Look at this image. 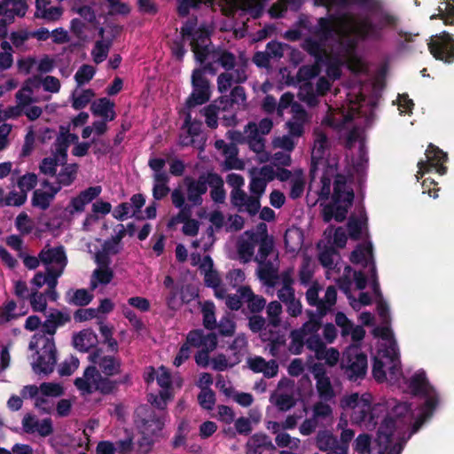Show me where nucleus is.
Returning a JSON list of instances; mask_svg holds the SVG:
<instances>
[{"label": "nucleus", "instance_id": "f8f14e48", "mask_svg": "<svg viewBox=\"0 0 454 454\" xmlns=\"http://www.w3.org/2000/svg\"><path fill=\"white\" fill-rule=\"evenodd\" d=\"M210 35V31L207 27H200L191 39V49L195 59L200 64L206 61L210 53L212 44Z\"/></svg>", "mask_w": 454, "mask_h": 454}, {"label": "nucleus", "instance_id": "412c9836", "mask_svg": "<svg viewBox=\"0 0 454 454\" xmlns=\"http://www.w3.org/2000/svg\"><path fill=\"white\" fill-rule=\"evenodd\" d=\"M41 83L43 84L44 90L49 92L56 93L60 90V82L58 78L48 75L42 80L40 76L35 75L26 81V85L22 88V90H27L29 93H32L33 90L29 85L37 88Z\"/></svg>", "mask_w": 454, "mask_h": 454}, {"label": "nucleus", "instance_id": "a19ab883", "mask_svg": "<svg viewBox=\"0 0 454 454\" xmlns=\"http://www.w3.org/2000/svg\"><path fill=\"white\" fill-rule=\"evenodd\" d=\"M111 46L112 40L96 42L91 51L93 60L96 64L103 62L107 58Z\"/></svg>", "mask_w": 454, "mask_h": 454}, {"label": "nucleus", "instance_id": "2eb2a0df", "mask_svg": "<svg viewBox=\"0 0 454 454\" xmlns=\"http://www.w3.org/2000/svg\"><path fill=\"white\" fill-rule=\"evenodd\" d=\"M71 321V315L68 312L57 309H52L43 322L41 332L42 336L54 338L58 328L64 326Z\"/></svg>", "mask_w": 454, "mask_h": 454}, {"label": "nucleus", "instance_id": "4be33fe9", "mask_svg": "<svg viewBox=\"0 0 454 454\" xmlns=\"http://www.w3.org/2000/svg\"><path fill=\"white\" fill-rule=\"evenodd\" d=\"M408 387L411 393L415 396L427 395L429 391L434 388L430 385L424 371L414 373L409 380Z\"/></svg>", "mask_w": 454, "mask_h": 454}, {"label": "nucleus", "instance_id": "7c9ffc66", "mask_svg": "<svg viewBox=\"0 0 454 454\" xmlns=\"http://www.w3.org/2000/svg\"><path fill=\"white\" fill-rule=\"evenodd\" d=\"M316 380V386L319 398L324 402L331 401L335 396V393L330 379L326 375H322V372H317Z\"/></svg>", "mask_w": 454, "mask_h": 454}, {"label": "nucleus", "instance_id": "37998d69", "mask_svg": "<svg viewBox=\"0 0 454 454\" xmlns=\"http://www.w3.org/2000/svg\"><path fill=\"white\" fill-rule=\"evenodd\" d=\"M247 127L251 129L250 134L248 135V145L250 149L256 153H262L264 150L265 145L263 138L258 135L256 125L253 122H249Z\"/></svg>", "mask_w": 454, "mask_h": 454}, {"label": "nucleus", "instance_id": "4d7b16f0", "mask_svg": "<svg viewBox=\"0 0 454 454\" xmlns=\"http://www.w3.org/2000/svg\"><path fill=\"white\" fill-rule=\"evenodd\" d=\"M94 96L95 93L91 89L83 90L82 92L77 97H74L73 94V108L75 110L83 109L90 102Z\"/></svg>", "mask_w": 454, "mask_h": 454}, {"label": "nucleus", "instance_id": "3c124183", "mask_svg": "<svg viewBox=\"0 0 454 454\" xmlns=\"http://www.w3.org/2000/svg\"><path fill=\"white\" fill-rule=\"evenodd\" d=\"M95 73L96 69L94 67L88 64L82 65L74 74V80L77 85L82 86L85 83H88L90 80H92Z\"/></svg>", "mask_w": 454, "mask_h": 454}, {"label": "nucleus", "instance_id": "5fc2aeb1", "mask_svg": "<svg viewBox=\"0 0 454 454\" xmlns=\"http://www.w3.org/2000/svg\"><path fill=\"white\" fill-rule=\"evenodd\" d=\"M237 250L240 261H242L244 263H247L252 260V257L254 253V246L253 244V241L249 242L247 240H243L241 242H239Z\"/></svg>", "mask_w": 454, "mask_h": 454}, {"label": "nucleus", "instance_id": "f03ea898", "mask_svg": "<svg viewBox=\"0 0 454 454\" xmlns=\"http://www.w3.org/2000/svg\"><path fill=\"white\" fill-rule=\"evenodd\" d=\"M383 403L386 405V411L381 416V422L378 430L387 425L390 435L394 436L395 432L399 431L400 434L410 428L412 413L409 403H397L395 399Z\"/></svg>", "mask_w": 454, "mask_h": 454}, {"label": "nucleus", "instance_id": "a18cd8bd", "mask_svg": "<svg viewBox=\"0 0 454 454\" xmlns=\"http://www.w3.org/2000/svg\"><path fill=\"white\" fill-rule=\"evenodd\" d=\"M291 343L289 345V351L294 355H300L303 350V347L306 343L304 333L294 329L290 333Z\"/></svg>", "mask_w": 454, "mask_h": 454}, {"label": "nucleus", "instance_id": "338daca9", "mask_svg": "<svg viewBox=\"0 0 454 454\" xmlns=\"http://www.w3.org/2000/svg\"><path fill=\"white\" fill-rule=\"evenodd\" d=\"M37 184V176L34 173H27L18 180V187L22 192H27L35 188Z\"/></svg>", "mask_w": 454, "mask_h": 454}, {"label": "nucleus", "instance_id": "c9c22d12", "mask_svg": "<svg viewBox=\"0 0 454 454\" xmlns=\"http://www.w3.org/2000/svg\"><path fill=\"white\" fill-rule=\"evenodd\" d=\"M62 165L63 168L58 174V184H62L63 186H68L73 184L76 178L78 165L76 163H66Z\"/></svg>", "mask_w": 454, "mask_h": 454}, {"label": "nucleus", "instance_id": "cd10ccee", "mask_svg": "<svg viewBox=\"0 0 454 454\" xmlns=\"http://www.w3.org/2000/svg\"><path fill=\"white\" fill-rule=\"evenodd\" d=\"M209 343L207 347L200 349L194 356L195 363L198 366L207 368L209 365V353L214 351L218 344L217 336L215 333H209Z\"/></svg>", "mask_w": 454, "mask_h": 454}, {"label": "nucleus", "instance_id": "4c0bfd02", "mask_svg": "<svg viewBox=\"0 0 454 454\" xmlns=\"http://www.w3.org/2000/svg\"><path fill=\"white\" fill-rule=\"evenodd\" d=\"M215 307L213 301H207L203 303L201 312L203 315V325L207 330L216 328L217 323L215 314Z\"/></svg>", "mask_w": 454, "mask_h": 454}, {"label": "nucleus", "instance_id": "9b49d317", "mask_svg": "<svg viewBox=\"0 0 454 454\" xmlns=\"http://www.w3.org/2000/svg\"><path fill=\"white\" fill-rule=\"evenodd\" d=\"M89 360L98 365V372L107 377H113L121 372V360L120 357L103 355L100 348H96L88 356Z\"/></svg>", "mask_w": 454, "mask_h": 454}, {"label": "nucleus", "instance_id": "603ef678", "mask_svg": "<svg viewBox=\"0 0 454 454\" xmlns=\"http://www.w3.org/2000/svg\"><path fill=\"white\" fill-rule=\"evenodd\" d=\"M305 345L308 349L315 352L317 359H322V353L325 348V344L318 334H313L308 337Z\"/></svg>", "mask_w": 454, "mask_h": 454}, {"label": "nucleus", "instance_id": "e433bc0d", "mask_svg": "<svg viewBox=\"0 0 454 454\" xmlns=\"http://www.w3.org/2000/svg\"><path fill=\"white\" fill-rule=\"evenodd\" d=\"M208 336L209 333L205 334L202 329H194L188 333L184 344L189 347L204 348L209 343Z\"/></svg>", "mask_w": 454, "mask_h": 454}, {"label": "nucleus", "instance_id": "0eeeda50", "mask_svg": "<svg viewBox=\"0 0 454 454\" xmlns=\"http://www.w3.org/2000/svg\"><path fill=\"white\" fill-rule=\"evenodd\" d=\"M426 156L427 160H421L418 162L419 170L416 175L418 180L433 168L441 176L447 173V167L443 165V162L448 160L446 153L434 144H429L426 150Z\"/></svg>", "mask_w": 454, "mask_h": 454}, {"label": "nucleus", "instance_id": "13d9d810", "mask_svg": "<svg viewBox=\"0 0 454 454\" xmlns=\"http://www.w3.org/2000/svg\"><path fill=\"white\" fill-rule=\"evenodd\" d=\"M31 308L35 312H44L47 308L46 297L43 294L38 291H34L29 295Z\"/></svg>", "mask_w": 454, "mask_h": 454}, {"label": "nucleus", "instance_id": "f3484780", "mask_svg": "<svg viewBox=\"0 0 454 454\" xmlns=\"http://www.w3.org/2000/svg\"><path fill=\"white\" fill-rule=\"evenodd\" d=\"M387 425L377 431L376 442L380 448L382 454H401L403 449V443L401 442H393V436L390 431L387 429Z\"/></svg>", "mask_w": 454, "mask_h": 454}, {"label": "nucleus", "instance_id": "4468645a", "mask_svg": "<svg viewBox=\"0 0 454 454\" xmlns=\"http://www.w3.org/2000/svg\"><path fill=\"white\" fill-rule=\"evenodd\" d=\"M208 178V172L200 175L196 180L190 176H186L184 178L187 190V200L194 206H200L202 204V195H204L207 191Z\"/></svg>", "mask_w": 454, "mask_h": 454}, {"label": "nucleus", "instance_id": "49530a36", "mask_svg": "<svg viewBox=\"0 0 454 454\" xmlns=\"http://www.w3.org/2000/svg\"><path fill=\"white\" fill-rule=\"evenodd\" d=\"M269 317V325L278 327L281 323L280 314L282 313V305L278 301H270L266 309Z\"/></svg>", "mask_w": 454, "mask_h": 454}, {"label": "nucleus", "instance_id": "58836bf2", "mask_svg": "<svg viewBox=\"0 0 454 454\" xmlns=\"http://www.w3.org/2000/svg\"><path fill=\"white\" fill-rule=\"evenodd\" d=\"M421 396L425 397L426 399L421 409V413H423L426 418H431L434 410L439 404L438 393L434 388L429 391L427 395H422Z\"/></svg>", "mask_w": 454, "mask_h": 454}, {"label": "nucleus", "instance_id": "b1692460", "mask_svg": "<svg viewBox=\"0 0 454 454\" xmlns=\"http://www.w3.org/2000/svg\"><path fill=\"white\" fill-rule=\"evenodd\" d=\"M98 374V369L95 365H89L83 372V376L74 380V386L82 394L90 395L94 392L95 375Z\"/></svg>", "mask_w": 454, "mask_h": 454}, {"label": "nucleus", "instance_id": "79ce46f5", "mask_svg": "<svg viewBox=\"0 0 454 454\" xmlns=\"http://www.w3.org/2000/svg\"><path fill=\"white\" fill-rule=\"evenodd\" d=\"M113 278L114 271L112 269H96L90 280L91 288H96L98 284L108 285Z\"/></svg>", "mask_w": 454, "mask_h": 454}, {"label": "nucleus", "instance_id": "09e8293b", "mask_svg": "<svg viewBox=\"0 0 454 454\" xmlns=\"http://www.w3.org/2000/svg\"><path fill=\"white\" fill-rule=\"evenodd\" d=\"M215 394L210 387H202L198 395V403L205 410L211 411L215 404Z\"/></svg>", "mask_w": 454, "mask_h": 454}, {"label": "nucleus", "instance_id": "680f3d73", "mask_svg": "<svg viewBox=\"0 0 454 454\" xmlns=\"http://www.w3.org/2000/svg\"><path fill=\"white\" fill-rule=\"evenodd\" d=\"M244 10H246L252 18L259 19L263 12L264 4L261 0H245Z\"/></svg>", "mask_w": 454, "mask_h": 454}, {"label": "nucleus", "instance_id": "052dcab7", "mask_svg": "<svg viewBox=\"0 0 454 454\" xmlns=\"http://www.w3.org/2000/svg\"><path fill=\"white\" fill-rule=\"evenodd\" d=\"M59 164V160L56 157L43 158L40 164V171L44 175L54 176L57 175V167Z\"/></svg>", "mask_w": 454, "mask_h": 454}, {"label": "nucleus", "instance_id": "9d476101", "mask_svg": "<svg viewBox=\"0 0 454 454\" xmlns=\"http://www.w3.org/2000/svg\"><path fill=\"white\" fill-rule=\"evenodd\" d=\"M213 104L222 112H238L247 106V93L242 86H235L229 95H222Z\"/></svg>", "mask_w": 454, "mask_h": 454}, {"label": "nucleus", "instance_id": "20e7f679", "mask_svg": "<svg viewBox=\"0 0 454 454\" xmlns=\"http://www.w3.org/2000/svg\"><path fill=\"white\" fill-rule=\"evenodd\" d=\"M344 376L351 382H361L368 371L367 355L360 347L350 345L342 352L340 364Z\"/></svg>", "mask_w": 454, "mask_h": 454}, {"label": "nucleus", "instance_id": "72a5a7b5", "mask_svg": "<svg viewBox=\"0 0 454 454\" xmlns=\"http://www.w3.org/2000/svg\"><path fill=\"white\" fill-rule=\"evenodd\" d=\"M367 217L365 213L361 218L351 215L347 223L348 236L352 240H359L362 236L363 226L366 224Z\"/></svg>", "mask_w": 454, "mask_h": 454}, {"label": "nucleus", "instance_id": "dca6fc26", "mask_svg": "<svg viewBox=\"0 0 454 454\" xmlns=\"http://www.w3.org/2000/svg\"><path fill=\"white\" fill-rule=\"evenodd\" d=\"M314 146L311 153L310 176H314L317 170V165L324 160L326 150L329 148V141L326 134L321 130H315Z\"/></svg>", "mask_w": 454, "mask_h": 454}, {"label": "nucleus", "instance_id": "7ed1b4c3", "mask_svg": "<svg viewBox=\"0 0 454 454\" xmlns=\"http://www.w3.org/2000/svg\"><path fill=\"white\" fill-rule=\"evenodd\" d=\"M168 414L157 411L147 403L140 404L134 411V423L141 434L160 436Z\"/></svg>", "mask_w": 454, "mask_h": 454}, {"label": "nucleus", "instance_id": "423d86ee", "mask_svg": "<svg viewBox=\"0 0 454 454\" xmlns=\"http://www.w3.org/2000/svg\"><path fill=\"white\" fill-rule=\"evenodd\" d=\"M40 340L43 345L36 351L37 359L32 364V367L35 373L49 375L54 371L57 364V348L54 338L40 336Z\"/></svg>", "mask_w": 454, "mask_h": 454}, {"label": "nucleus", "instance_id": "69168bd1", "mask_svg": "<svg viewBox=\"0 0 454 454\" xmlns=\"http://www.w3.org/2000/svg\"><path fill=\"white\" fill-rule=\"evenodd\" d=\"M184 127L187 128V132L191 137H197L201 133L202 121L192 120L191 113H187L184 117Z\"/></svg>", "mask_w": 454, "mask_h": 454}, {"label": "nucleus", "instance_id": "5701e85b", "mask_svg": "<svg viewBox=\"0 0 454 454\" xmlns=\"http://www.w3.org/2000/svg\"><path fill=\"white\" fill-rule=\"evenodd\" d=\"M114 106V103L109 98H101L91 104L90 111L95 116H100L106 121H114L116 116Z\"/></svg>", "mask_w": 454, "mask_h": 454}, {"label": "nucleus", "instance_id": "6e6552de", "mask_svg": "<svg viewBox=\"0 0 454 454\" xmlns=\"http://www.w3.org/2000/svg\"><path fill=\"white\" fill-rule=\"evenodd\" d=\"M430 53L445 63L454 62V38L447 32L434 36L428 43Z\"/></svg>", "mask_w": 454, "mask_h": 454}, {"label": "nucleus", "instance_id": "774afa93", "mask_svg": "<svg viewBox=\"0 0 454 454\" xmlns=\"http://www.w3.org/2000/svg\"><path fill=\"white\" fill-rule=\"evenodd\" d=\"M218 333L224 337L232 336L235 333L236 324L229 317H222L219 324H217Z\"/></svg>", "mask_w": 454, "mask_h": 454}, {"label": "nucleus", "instance_id": "473e14b6", "mask_svg": "<svg viewBox=\"0 0 454 454\" xmlns=\"http://www.w3.org/2000/svg\"><path fill=\"white\" fill-rule=\"evenodd\" d=\"M118 388V382L111 380L110 377L102 375L98 371L95 375L94 391H98L102 395H110Z\"/></svg>", "mask_w": 454, "mask_h": 454}, {"label": "nucleus", "instance_id": "2f4dec72", "mask_svg": "<svg viewBox=\"0 0 454 454\" xmlns=\"http://www.w3.org/2000/svg\"><path fill=\"white\" fill-rule=\"evenodd\" d=\"M319 72H320V69L317 64L303 65L299 68V70L296 74L295 79H296L297 82H308V81L311 80L312 78H315L316 76H317ZM286 83L288 85L295 84L294 77L288 76Z\"/></svg>", "mask_w": 454, "mask_h": 454}, {"label": "nucleus", "instance_id": "c756f323", "mask_svg": "<svg viewBox=\"0 0 454 454\" xmlns=\"http://www.w3.org/2000/svg\"><path fill=\"white\" fill-rule=\"evenodd\" d=\"M316 446L321 451L339 450L338 438L329 430H320L316 436Z\"/></svg>", "mask_w": 454, "mask_h": 454}, {"label": "nucleus", "instance_id": "bf43d9fd", "mask_svg": "<svg viewBox=\"0 0 454 454\" xmlns=\"http://www.w3.org/2000/svg\"><path fill=\"white\" fill-rule=\"evenodd\" d=\"M178 294L179 291L177 287H172L167 297H166V303L168 309L172 310L178 309L183 303H187L188 301H185V296H181V301L178 300Z\"/></svg>", "mask_w": 454, "mask_h": 454}, {"label": "nucleus", "instance_id": "de8ad7c7", "mask_svg": "<svg viewBox=\"0 0 454 454\" xmlns=\"http://www.w3.org/2000/svg\"><path fill=\"white\" fill-rule=\"evenodd\" d=\"M53 200L52 194L42 190H35L32 196L33 207H39L42 210L49 208L51 202Z\"/></svg>", "mask_w": 454, "mask_h": 454}, {"label": "nucleus", "instance_id": "8fccbe9b", "mask_svg": "<svg viewBox=\"0 0 454 454\" xmlns=\"http://www.w3.org/2000/svg\"><path fill=\"white\" fill-rule=\"evenodd\" d=\"M354 198L355 193H349L345 199L346 204H335L333 202V205H334V214L336 222L342 223L347 218L348 209L353 205Z\"/></svg>", "mask_w": 454, "mask_h": 454}, {"label": "nucleus", "instance_id": "c03bdc74", "mask_svg": "<svg viewBox=\"0 0 454 454\" xmlns=\"http://www.w3.org/2000/svg\"><path fill=\"white\" fill-rule=\"evenodd\" d=\"M233 356H234L233 362L229 363L225 355L218 354L216 356H215L212 359V368L217 372H223L228 367H233L236 364H239L241 360L239 357V352H235L233 354Z\"/></svg>", "mask_w": 454, "mask_h": 454}, {"label": "nucleus", "instance_id": "1a4fd4ad", "mask_svg": "<svg viewBox=\"0 0 454 454\" xmlns=\"http://www.w3.org/2000/svg\"><path fill=\"white\" fill-rule=\"evenodd\" d=\"M192 92L187 98L185 105L188 108L207 103L211 96L209 81L201 76L200 70H193L192 74Z\"/></svg>", "mask_w": 454, "mask_h": 454}, {"label": "nucleus", "instance_id": "39448f33", "mask_svg": "<svg viewBox=\"0 0 454 454\" xmlns=\"http://www.w3.org/2000/svg\"><path fill=\"white\" fill-rule=\"evenodd\" d=\"M386 411V405L382 403H375L372 406L368 402L363 403L356 407L351 414L352 420L364 426L368 430H373L381 422V416Z\"/></svg>", "mask_w": 454, "mask_h": 454}, {"label": "nucleus", "instance_id": "c85d7f7f", "mask_svg": "<svg viewBox=\"0 0 454 454\" xmlns=\"http://www.w3.org/2000/svg\"><path fill=\"white\" fill-rule=\"evenodd\" d=\"M261 338L262 341H269L270 353L272 356H278L280 348L284 347L286 342L284 333L273 330H270L268 333H262Z\"/></svg>", "mask_w": 454, "mask_h": 454}, {"label": "nucleus", "instance_id": "a878e982", "mask_svg": "<svg viewBox=\"0 0 454 454\" xmlns=\"http://www.w3.org/2000/svg\"><path fill=\"white\" fill-rule=\"evenodd\" d=\"M372 259L373 258L372 245L371 243L357 245L349 255V261L353 264H362L364 268L369 266Z\"/></svg>", "mask_w": 454, "mask_h": 454}, {"label": "nucleus", "instance_id": "f704fd0d", "mask_svg": "<svg viewBox=\"0 0 454 454\" xmlns=\"http://www.w3.org/2000/svg\"><path fill=\"white\" fill-rule=\"evenodd\" d=\"M215 63L219 64L227 72L233 70L236 66L235 55L227 50H217L213 52Z\"/></svg>", "mask_w": 454, "mask_h": 454}, {"label": "nucleus", "instance_id": "e2e57ef3", "mask_svg": "<svg viewBox=\"0 0 454 454\" xmlns=\"http://www.w3.org/2000/svg\"><path fill=\"white\" fill-rule=\"evenodd\" d=\"M176 2L177 13L180 17L184 18L190 14L191 9L199 8L202 0H176Z\"/></svg>", "mask_w": 454, "mask_h": 454}, {"label": "nucleus", "instance_id": "ddd939ff", "mask_svg": "<svg viewBox=\"0 0 454 454\" xmlns=\"http://www.w3.org/2000/svg\"><path fill=\"white\" fill-rule=\"evenodd\" d=\"M257 230L262 235L260 240L258 234L254 231H247L246 234L249 236L251 241L256 243L259 242L258 254L254 258V261L259 264L264 263L268 256L271 254L274 247V242L271 238H269L267 232V225L264 223H260L257 225Z\"/></svg>", "mask_w": 454, "mask_h": 454}, {"label": "nucleus", "instance_id": "6e6d98bb", "mask_svg": "<svg viewBox=\"0 0 454 454\" xmlns=\"http://www.w3.org/2000/svg\"><path fill=\"white\" fill-rule=\"evenodd\" d=\"M93 299V295L90 294L86 289H77L73 296L69 299L68 303L76 306L83 307L88 305Z\"/></svg>", "mask_w": 454, "mask_h": 454}, {"label": "nucleus", "instance_id": "f257e3e1", "mask_svg": "<svg viewBox=\"0 0 454 454\" xmlns=\"http://www.w3.org/2000/svg\"><path fill=\"white\" fill-rule=\"evenodd\" d=\"M337 3L343 7L357 5L371 16L356 20L353 14L342 12L319 18L311 29L318 40L307 37L302 43L303 50L317 62L322 61L325 53L324 43L334 35L338 36L341 50L351 55L356 52L359 41H382L387 31L396 29L400 24L399 16L387 9L381 0H337Z\"/></svg>", "mask_w": 454, "mask_h": 454}, {"label": "nucleus", "instance_id": "864d4df0", "mask_svg": "<svg viewBox=\"0 0 454 454\" xmlns=\"http://www.w3.org/2000/svg\"><path fill=\"white\" fill-rule=\"evenodd\" d=\"M218 112L219 110L216 106L211 103L208 106H205L201 113L205 116V121L208 128L216 129L218 126Z\"/></svg>", "mask_w": 454, "mask_h": 454}, {"label": "nucleus", "instance_id": "aec40b11", "mask_svg": "<svg viewBox=\"0 0 454 454\" xmlns=\"http://www.w3.org/2000/svg\"><path fill=\"white\" fill-rule=\"evenodd\" d=\"M238 293L247 303L249 311L253 314H258L263 310L266 306V299L261 295L254 294L249 286H242L238 289Z\"/></svg>", "mask_w": 454, "mask_h": 454}, {"label": "nucleus", "instance_id": "393cba45", "mask_svg": "<svg viewBox=\"0 0 454 454\" xmlns=\"http://www.w3.org/2000/svg\"><path fill=\"white\" fill-rule=\"evenodd\" d=\"M208 184L211 187L210 197L215 203L222 204L226 198V192L224 190V183L222 176L215 172H208Z\"/></svg>", "mask_w": 454, "mask_h": 454}, {"label": "nucleus", "instance_id": "6ab92c4d", "mask_svg": "<svg viewBox=\"0 0 454 454\" xmlns=\"http://www.w3.org/2000/svg\"><path fill=\"white\" fill-rule=\"evenodd\" d=\"M98 343V335L90 328L83 329L73 336V345L81 352H88L91 348H96Z\"/></svg>", "mask_w": 454, "mask_h": 454}, {"label": "nucleus", "instance_id": "ea45409f", "mask_svg": "<svg viewBox=\"0 0 454 454\" xmlns=\"http://www.w3.org/2000/svg\"><path fill=\"white\" fill-rule=\"evenodd\" d=\"M247 442L248 446L253 445L254 447L261 450L262 449L270 451L276 450L271 439L264 433L254 434Z\"/></svg>", "mask_w": 454, "mask_h": 454}, {"label": "nucleus", "instance_id": "a211bd4d", "mask_svg": "<svg viewBox=\"0 0 454 454\" xmlns=\"http://www.w3.org/2000/svg\"><path fill=\"white\" fill-rule=\"evenodd\" d=\"M39 259L45 265L55 263L62 269H65L67 263V258L63 246L56 247H45L40 251Z\"/></svg>", "mask_w": 454, "mask_h": 454}, {"label": "nucleus", "instance_id": "bb28decb", "mask_svg": "<svg viewBox=\"0 0 454 454\" xmlns=\"http://www.w3.org/2000/svg\"><path fill=\"white\" fill-rule=\"evenodd\" d=\"M349 193H354V191L352 188L348 187L345 176L337 175L333 182V202L335 204H346L345 199Z\"/></svg>", "mask_w": 454, "mask_h": 454}, {"label": "nucleus", "instance_id": "0e129e2a", "mask_svg": "<svg viewBox=\"0 0 454 454\" xmlns=\"http://www.w3.org/2000/svg\"><path fill=\"white\" fill-rule=\"evenodd\" d=\"M127 433V437L117 441L114 445L116 452L119 454H127L134 450V436L133 434Z\"/></svg>", "mask_w": 454, "mask_h": 454}]
</instances>
